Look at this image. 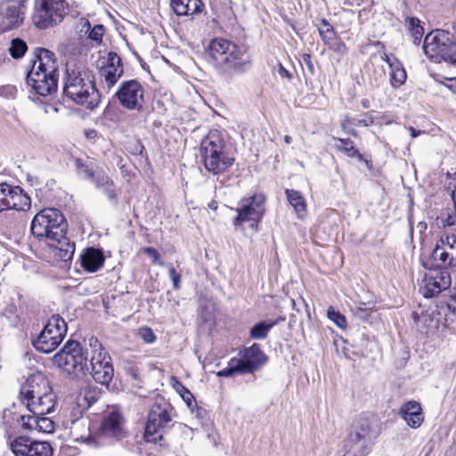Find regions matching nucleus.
<instances>
[{
	"instance_id": "16",
	"label": "nucleus",
	"mask_w": 456,
	"mask_h": 456,
	"mask_svg": "<svg viewBox=\"0 0 456 456\" xmlns=\"http://www.w3.org/2000/svg\"><path fill=\"white\" fill-rule=\"evenodd\" d=\"M14 456H52L53 448L47 442L33 440L28 436H18L10 442Z\"/></svg>"
},
{
	"instance_id": "37",
	"label": "nucleus",
	"mask_w": 456,
	"mask_h": 456,
	"mask_svg": "<svg viewBox=\"0 0 456 456\" xmlns=\"http://www.w3.org/2000/svg\"><path fill=\"white\" fill-rule=\"evenodd\" d=\"M338 143L336 147L338 151H344L350 158H362V155L354 146L353 141L350 139L334 138Z\"/></svg>"
},
{
	"instance_id": "56",
	"label": "nucleus",
	"mask_w": 456,
	"mask_h": 456,
	"mask_svg": "<svg viewBox=\"0 0 456 456\" xmlns=\"http://www.w3.org/2000/svg\"><path fill=\"white\" fill-rule=\"evenodd\" d=\"M277 73L281 77H286V78L290 77L289 72L281 63L278 65Z\"/></svg>"
},
{
	"instance_id": "28",
	"label": "nucleus",
	"mask_w": 456,
	"mask_h": 456,
	"mask_svg": "<svg viewBox=\"0 0 456 456\" xmlns=\"http://www.w3.org/2000/svg\"><path fill=\"white\" fill-rule=\"evenodd\" d=\"M284 317H279L275 320L262 321L256 323L250 329V338L253 339H264L267 337L268 332L277 325L280 322L284 321Z\"/></svg>"
},
{
	"instance_id": "5",
	"label": "nucleus",
	"mask_w": 456,
	"mask_h": 456,
	"mask_svg": "<svg viewBox=\"0 0 456 456\" xmlns=\"http://www.w3.org/2000/svg\"><path fill=\"white\" fill-rule=\"evenodd\" d=\"M22 404L33 414L45 416L55 406L56 397L48 380L42 375L29 376L20 390Z\"/></svg>"
},
{
	"instance_id": "53",
	"label": "nucleus",
	"mask_w": 456,
	"mask_h": 456,
	"mask_svg": "<svg viewBox=\"0 0 456 456\" xmlns=\"http://www.w3.org/2000/svg\"><path fill=\"white\" fill-rule=\"evenodd\" d=\"M303 62L305 63L307 70L311 75H314L315 72L314 65L312 61V56L309 53H304L302 56Z\"/></svg>"
},
{
	"instance_id": "6",
	"label": "nucleus",
	"mask_w": 456,
	"mask_h": 456,
	"mask_svg": "<svg viewBox=\"0 0 456 456\" xmlns=\"http://www.w3.org/2000/svg\"><path fill=\"white\" fill-rule=\"evenodd\" d=\"M380 434L379 421L374 417H360L345 440V448H349L354 456H365Z\"/></svg>"
},
{
	"instance_id": "24",
	"label": "nucleus",
	"mask_w": 456,
	"mask_h": 456,
	"mask_svg": "<svg viewBox=\"0 0 456 456\" xmlns=\"http://www.w3.org/2000/svg\"><path fill=\"white\" fill-rule=\"evenodd\" d=\"M7 5L4 10V19L11 27L20 25L25 18V11L28 0H6Z\"/></svg>"
},
{
	"instance_id": "12",
	"label": "nucleus",
	"mask_w": 456,
	"mask_h": 456,
	"mask_svg": "<svg viewBox=\"0 0 456 456\" xmlns=\"http://www.w3.org/2000/svg\"><path fill=\"white\" fill-rule=\"evenodd\" d=\"M66 332L65 321L58 314L53 315L32 344L37 351L49 354L61 343Z\"/></svg>"
},
{
	"instance_id": "40",
	"label": "nucleus",
	"mask_w": 456,
	"mask_h": 456,
	"mask_svg": "<svg viewBox=\"0 0 456 456\" xmlns=\"http://www.w3.org/2000/svg\"><path fill=\"white\" fill-rule=\"evenodd\" d=\"M237 374H243L241 367L240 365V362H238L237 358H232L228 362V365L224 369L217 372L218 377L225 378L233 377Z\"/></svg>"
},
{
	"instance_id": "23",
	"label": "nucleus",
	"mask_w": 456,
	"mask_h": 456,
	"mask_svg": "<svg viewBox=\"0 0 456 456\" xmlns=\"http://www.w3.org/2000/svg\"><path fill=\"white\" fill-rule=\"evenodd\" d=\"M407 425L412 428H419L424 420L420 404L416 401L403 403L399 411Z\"/></svg>"
},
{
	"instance_id": "33",
	"label": "nucleus",
	"mask_w": 456,
	"mask_h": 456,
	"mask_svg": "<svg viewBox=\"0 0 456 456\" xmlns=\"http://www.w3.org/2000/svg\"><path fill=\"white\" fill-rule=\"evenodd\" d=\"M101 392L96 388H86L77 397V403L84 409L89 408L100 398Z\"/></svg>"
},
{
	"instance_id": "43",
	"label": "nucleus",
	"mask_w": 456,
	"mask_h": 456,
	"mask_svg": "<svg viewBox=\"0 0 456 456\" xmlns=\"http://www.w3.org/2000/svg\"><path fill=\"white\" fill-rule=\"evenodd\" d=\"M86 25L87 26L88 38L92 41H94L96 44L100 45L102 40L104 27L103 25H95L91 28L89 21H86Z\"/></svg>"
},
{
	"instance_id": "51",
	"label": "nucleus",
	"mask_w": 456,
	"mask_h": 456,
	"mask_svg": "<svg viewBox=\"0 0 456 456\" xmlns=\"http://www.w3.org/2000/svg\"><path fill=\"white\" fill-rule=\"evenodd\" d=\"M143 252L152 258L153 264L162 265V262L160 261L159 254L157 249L151 247H147L143 248Z\"/></svg>"
},
{
	"instance_id": "30",
	"label": "nucleus",
	"mask_w": 456,
	"mask_h": 456,
	"mask_svg": "<svg viewBox=\"0 0 456 456\" xmlns=\"http://www.w3.org/2000/svg\"><path fill=\"white\" fill-rule=\"evenodd\" d=\"M390 83L394 88H398L406 81L407 75L402 63L395 58L394 62L390 63Z\"/></svg>"
},
{
	"instance_id": "52",
	"label": "nucleus",
	"mask_w": 456,
	"mask_h": 456,
	"mask_svg": "<svg viewBox=\"0 0 456 456\" xmlns=\"http://www.w3.org/2000/svg\"><path fill=\"white\" fill-rule=\"evenodd\" d=\"M3 315H4L11 322H14L16 321V306L14 305H7L3 312Z\"/></svg>"
},
{
	"instance_id": "11",
	"label": "nucleus",
	"mask_w": 456,
	"mask_h": 456,
	"mask_svg": "<svg viewBox=\"0 0 456 456\" xmlns=\"http://www.w3.org/2000/svg\"><path fill=\"white\" fill-rule=\"evenodd\" d=\"M171 405L163 398L156 400L151 406L145 425L144 437L147 442L157 443L163 439L165 429L171 421Z\"/></svg>"
},
{
	"instance_id": "63",
	"label": "nucleus",
	"mask_w": 456,
	"mask_h": 456,
	"mask_svg": "<svg viewBox=\"0 0 456 456\" xmlns=\"http://www.w3.org/2000/svg\"><path fill=\"white\" fill-rule=\"evenodd\" d=\"M346 452L343 454V456H354V452L352 451H349V448H346Z\"/></svg>"
},
{
	"instance_id": "47",
	"label": "nucleus",
	"mask_w": 456,
	"mask_h": 456,
	"mask_svg": "<svg viewBox=\"0 0 456 456\" xmlns=\"http://www.w3.org/2000/svg\"><path fill=\"white\" fill-rule=\"evenodd\" d=\"M55 429L54 422L47 417L40 416L37 425V431L43 433H53Z\"/></svg>"
},
{
	"instance_id": "22",
	"label": "nucleus",
	"mask_w": 456,
	"mask_h": 456,
	"mask_svg": "<svg viewBox=\"0 0 456 456\" xmlns=\"http://www.w3.org/2000/svg\"><path fill=\"white\" fill-rule=\"evenodd\" d=\"M105 257L102 250L94 247L87 248L80 256L81 266L87 273H95L103 266Z\"/></svg>"
},
{
	"instance_id": "8",
	"label": "nucleus",
	"mask_w": 456,
	"mask_h": 456,
	"mask_svg": "<svg viewBox=\"0 0 456 456\" xmlns=\"http://www.w3.org/2000/svg\"><path fill=\"white\" fill-rule=\"evenodd\" d=\"M55 366L69 375L84 377L89 372L88 352L77 341L69 340L53 357Z\"/></svg>"
},
{
	"instance_id": "3",
	"label": "nucleus",
	"mask_w": 456,
	"mask_h": 456,
	"mask_svg": "<svg viewBox=\"0 0 456 456\" xmlns=\"http://www.w3.org/2000/svg\"><path fill=\"white\" fill-rule=\"evenodd\" d=\"M33 54L32 67L27 74V84L39 95L52 94L57 90L59 77L54 53L37 47Z\"/></svg>"
},
{
	"instance_id": "38",
	"label": "nucleus",
	"mask_w": 456,
	"mask_h": 456,
	"mask_svg": "<svg viewBox=\"0 0 456 456\" xmlns=\"http://www.w3.org/2000/svg\"><path fill=\"white\" fill-rule=\"evenodd\" d=\"M173 387L176 390V392L181 395L188 408H191L193 403H195V398L194 395L191 393V391L175 378H173Z\"/></svg>"
},
{
	"instance_id": "44",
	"label": "nucleus",
	"mask_w": 456,
	"mask_h": 456,
	"mask_svg": "<svg viewBox=\"0 0 456 456\" xmlns=\"http://www.w3.org/2000/svg\"><path fill=\"white\" fill-rule=\"evenodd\" d=\"M412 318L418 330L421 332H427L425 327L428 326L433 322V319L428 314L423 313L419 314L418 313L414 312L412 313Z\"/></svg>"
},
{
	"instance_id": "48",
	"label": "nucleus",
	"mask_w": 456,
	"mask_h": 456,
	"mask_svg": "<svg viewBox=\"0 0 456 456\" xmlns=\"http://www.w3.org/2000/svg\"><path fill=\"white\" fill-rule=\"evenodd\" d=\"M370 308L367 306L366 303H362L354 310V315L360 320L366 322L368 321Z\"/></svg>"
},
{
	"instance_id": "7",
	"label": "nucleus",
	"mask_w": 456,
	"mask_h": 456,
	"mask_svg": "<svg viewBox=\"0 0 456 456\" xmlns=\"http://www.w3.org/2000/svg\"><path fill=\"white\" fill-rule=\"evenodd\" d=\"M224 142L217 130L210 131L200 143V154L208 172L218 175L225 172L234 163V159L224 151Z\"/></svg>"
},
{
	"instance_id": "13",
	"label": "nucleus",
	"mask_w": 456,
	"mask_h": 456,
	"mask_svg": "<svg viewBox=\"0 0 456 456\" xmlns=\"http://www.w3.org/2000/svg\"><path fill=\"white\" fill-rule=\"evenodd\" d=\"M91 358L89 365V372L94 379L102 384L108 386L114 376V368L111 358L105 349L99 344L97 338L90 339Z\"/></svg>"
},
{
	"instance_id": "59",
	"label": "nucleus",
	"mask_w": 456,
	"mask_h": 456,
	"mask_svg": "<svg viewBox=\"0 0 456 456\" xmlns=\"http://www.w3.org/2000/svg\"><path fill=\"white\" fill-rule=\"evenodd\" d=\"M381 59L383 61H385L388 66L390 67V63H393L394 62V59H391L387 53H383V55L381 56Z\"/></svg>"
},
{
	"instance_id": "9",
	"label": "nucleus",
	"mask_w": 456,
	"mask_h": 456,
	"mask_svg": "<svg viewBox=\"0 0 456 456\" xmlns=\"http://www.w3.org/2000/svg\"><path fill=\"white\" fill-rule=\"evenodd\" d=\"M423 50L434 62L444 61L456 66V38L447 30L436 29L428 33L424 39Z\"/></svg>"
},
{
	"instance_id": "35",
	"label": "nucleus",
	"mask_w": 456,
	"mask_h": 456,
	"mask_svg": "<svg viewBox=\"0 0 456 456\" xmlns=\"http://www.w3.org/2000/svg\"><path fill=\"white\" fill-rule=\"evenodd\" d=\"M318 27V32L325 45H330L336 38V32L326 19H322Z\"/></svg>"
},
{
	"instance_id": "57",
	"label": "nucleus",
	"mask_w": 456,
	"mask_h": 456,
	"mask_svg": "<svg viewBox=\"0 0 456 456\" xmlns=\"http://www.w3.org/2000/svg\"><path fill=\"white\" fill-rule=\"evenodd\" d=\"M409 131H410V133H411V137H413V138L417 137L418 135H419V134L422 133V131H420V130H417V129H415V128H414V127H412V126H411V127L409 128Z\"/></svg>"
},
{
	"instance_id": "50",
	"label": "nucleus",
	"mask_w": 456,
	"mask_h": 456,
	"mask_svg": "<svg viewBox=\"0 0 456 456\" xmlns=\"http://www.w3.org/2000/svg\"><path fill=\"white\" fill-rule=\"evenodd\" d=\"M168 274H169L170 279L173 281L174 289H178L180 288V280H181L180 274L175 271V267L172 265H169V267H168Z\"/></svg>"
},
{
	"instance_id": "49",
	"label": "nucleus",
	"mask_w": 456,
	"mask_h": 456,
	"mask_svg": "<svg viewBox=\"0 0 456 456\" xmlns=\"http://www.w3.org/2000/svg\"><path fill=\"white\" fill-rule=\"evenodd\" d=\"M139 335L146 343H152L156 339V336L152 330L148 327H142L139 330Z\"/></svg>"
},
{
	"instance_id": "29",
	"label": "nucleus",
	"mask_w": 456,
	"mask_h": 456,
	"mask_svg": "<svg viewBox=\"0 0 456 456\" xmlns=\"http://www.w3.org/2000/svg\"><path fill=\"white\" fill-rule=\"evenodd\" d=\"M30 207L31 200L29 196L24 193L20 186H14V192L10 202V209L26 211L28 210Z\"/></svg>"
},
{
	"instance_id": "55",
	"label": "nucleus",
	"mask_w": 456,
	"mask_h": 456,
	"mask_svg": "<svg viewBox=\"0 0 456 456\" xmlns=\"http://www.w3.org/2000/svg\"><path fill=\"white\" fill-rule=\"evenodd\" d=\"M448 178H449V182L447 183L448 190H450L451 191L452 190H456V173H454L453 175L448 174Z\"/></svg>"
},
{
	"instance_id": "1",
	"label": "nucleus",
	"mask_w": 456,
	"mask_h": 456,
	"mask_svg": "<svg viewBox=\"0 0 456 456\" xmlns=\"http://www.w3.org/2000/svg\"><path fill=\"white\" fill-rule=\"evenodd\" d=\"M68 223L63 214L57 208H48L40 210L32 219L31 233L39 240L45 239L50 245L59 250V257L67 262L75 252V243L66 236Z\"/></svg>"
},
{
	"instance_id": "39",
	"label": "nucleus",
	"mask_w": 456,
	"mask_h": 456,
	"mask_svg": "<svg viewBox=\"0 0 456 456\" xmlns=\"http://www.w3.org/2000/svg\"><path fill=\"white\" fill-rule=\"evenodd\" d=\"M28 51V45L26 42L19 37L14 38L11 42L9 47V53L14 59L21 58Z\"/></svg>"
},
{
	"instance_id": "4",
	"label": "nucleus",
	"mask_w": 456,
	"mask_h": 456,
	"mask_svg": "<svg viewBox=\"0 0 456 456\" xmlns=\"http://www.w3.org/2000/svg\"><path fill=\"white\" fill-rule=\"evenodd\" d=\"M208 56L224 71L242 73L251 66V57L244 45H237L224 38L211 41Z\"/></svg>"
},
{
	"instance_id": "17",
	"label": "nucleus",
	"mask_w": 456,
	"mask_h": 456,
	"mask_svg": "<svg viewBox=\"0 0 456 456\" xmlns=\"http://www.w3.org/2000/svg\"><path fill=\"white\" fill-rule=\"evenodd\" d=\"M422 293L425 297H433L450 289L452 277L447 267L435 268L426 274Z\"/></svg>"
},
{
	"instance_id": "61",
	"label": "nucleus",
	"mask_w": 456,
	"mask_h": 456,
	"mask_svg": "<svg viewBox=\"0 0 456 456\" xmlns=\"http://www.w3.org/2000/svg\"><path fill=\"white\" fill-rule=\"evenodd\" d=\"M362 106L364 108V109H368L370 107V102H369V100L367 99H364L362 101Z\"/></svg>"
},
{
	"instance_id": "36",
	"label": "nucleus",
	"mask_w": 456,
	"mask_h": 456,
	"mask_svg": "<svg viewBox=\"0 0 456 456\" xmlns=\"http://www.w3.org/2000/svg\"><path fill=\"white\" fill-rule=\"evenodd\" d=\"M14 192V186L8 183H0V212L10 209L11 199Z\"/></svg>"
},
{
	"instance_id": "14",
	"label": "nucleus",
	"mask_w": 456,
	"mask_h": 456,
	"mask_svg": "<svg viewBox=\"0 0 456 456\" xmlns=\"http://www.w3.org/2000/svg\"><path fill=\"white\" fill-rule=\"evenodd\" d=\"M265 196L262 193H256L248 198L242 199L239 202V207L232 208L237 212L233 219V225L240 227L247 222H254L256 224L264 217L265 208Z\"/></svg>"
},
{
	"instance_id": "54",
	"label": "nucleus",
	"mask_w": 456,
	"mask_h": 456,
	"mask_svg": "<svg viewBox=\"0 0 456 456\" xmlns=\"http://www.w3.org/2000/svg\"><path fill=\"white\" fill-rule=\"evenodd\" d=\"M191 409V411L192 413L195 414V416L199 419H205L206 415H207V411L204 408L202 407H199L197 406V403L196 402L193 403L192 407L190 408Z\"/></svg>"
},
{
	"instance_id": "31",
	"label": "nucleus",
	"mask_w": 456,
	"mask_h": 456,
	"mask_svg": "<svg viewBox=\"0 0 456 456\" xmlns=\"http://www.w3.org/2000/svg\"><path fill=\"white\" fill-rule=\"evenodd\" d=\"M285 193L289 204L294 208L298 216L302 218L306 209V204L302 194L297 191L289 189L285 191Z\"/></svg>"
},
{
	"instance_id": "32",
	"label": "nucleus",
	"mask_w": 456,
	"mask_h": 456,
	"mask_svg": "<svg viewBox=\"0 0 456 456\" xmlns=\"http://www.w3.org/2000/svg\"><path fill=\"white\" fill-rule=\"evenodd\" d=\"M369 69L368 82L372 88H379L386 83V71L381 65H374Z\"/></svg>"
},
{
	"instance_id": "26",
	"label": "nucleus",
	"mask_w": 456,
	"mask_h": 456,
	"mask_svg": "<svg viewBox=\"0 0 456 456\" xmlns=\"http://www.w3.org/2000/svg\"><path fill=\"white\" fill-rule=\"evenodd\" d=\"M96 188L102 190V192L106 195L109 200L117 207L118 205V196L114 188L113 181L103 172L97 171L95 175V178L93 180Z\"/></svg>"
},
{
	"instance_id": "46",
	"label": "nucleus",
	"mask_w": 456,
	"mask_h": 456,
	"mask_svg": "<svg viewBox=\"0 0 456 456\" xmlns=\"http://www.w3.org/2000/svg\"><path fill=\"white\" fill-rule=\"evenodd\" d=\"M76 166L79 174L83 175L84 178L94 180L97 172L94 171L92 167L85 164L81 159L76 160Z\"/></svg>"
},
{
	"instance_id": "18",
	"label": "nucleus",
	"mask_w": 456,
	"mask_h": 456,
	"mask_svg": "<svg viewBox=\"0 0 456 456\" xmlns=\"http://www.w3.org/2000/svg\"><path fill=\"white\" fill-rule=\"evenodd\" d=\"M431 256L434 261L440 262V265L456 269V235L444 234Z\"/></svg>"
},
{
	"instance_id": "62",
	"label": "nucleus",
	"mask_w": 456,
	"mask_h": 456,
	"mask_svg": "<svg viewBox=\"0 0 456 456\" xmlns=\"http://www.w3.org/2000/svg\"><path fill=\"white\" fill-rule=\"evenodd\" d=\"M357 125H362V126H366L369 125V122L366 119H361V120H358Z\"/></svg>"
},
{
	"instance_id": "34",
	"label": "nucleus",
	"mask_w": 456,
	"mask_h": 456,
	"mask_svg": "<svg viewBox=\"0 0 456 456\" xmlns=\"http://www.w3.org/2000/svg\"><path fill=\"white\" fill-rule=\"evenodd\" d=\"M405 24L413 37V44L419 45L424 34V28L420 25V20L418 18L410 17L406 19Z\"/></svg>"
},
{
	"instance_id": "27",
	"label": "nucleus",
	"mask_w": 456,
	"mask_h": 456,
	"mask_svg": "<svg viewBox=\"0 0 456 456\" xmlns=\"http://www.w3.org/2000/svg\"><path fill=\"white\" fill-rule=\"evenodd\" d=\"M89 424L90 420L88 418L81 417L72 420L70 429L76 440H80L91 445L94 441V436L89 433Z\"/></svg>"
},
{
	"instance_id": "64",
	"label": "nucleus",
	"mask_w": 456,
	"mask_h": 456,
	"mask_svg": "<svg viewBox=\"0 0 456 456\" xmlns=\"http://www.w3.org/2000/svg\"><path fill=\"white\" fill-rule=\"evenodd\" d=\"M284 141H285L286 143H290L292 139H291V137L289 135H285Z\"/></svg>"
},
{
	"instance_id": "41",
	"label": "nucleus",
	"mask_w": 456,
	"mask_h": 456,
	"mask_svg": "<svg viewBox=\"0 0 456 456\" xmlns=\"http://www.w3.org/2000/svg\"><path fill=\"white\" fill-rule=\"evenodd\" d=\"M439 224L443 227H451L456 224V209L448 207L444 209L438 217Z\"/></svg>"
},
{
	"instance_id": "20",
	"label": "nucleus",
	"mask_w": 456,
	"mask_h": 456,
	"mask_svg": "<svg viewBox=\"0 0 456 456\" xmlns=\"http://www.w3.org/2000/svg\"><path fill=\"white\" fill-rule=\"evenodd\" d=\"M242 370V373H253L259 370L268 360L266 354L262 351L260 346L254 343L251 346L245 348L237 358Z\"/></svg>"
},
{
	"instance_id": "19",
	"label": "nucleus",
	"mask_w": 456,
	"mask_h": 456,
	"mask_svg": "<svg viewBox=\"0 0 456 456\" xmlns=\"http://www.w3.org/2000/svg\"><path fill=\"white\" fill-rule=\"evenodd\" d=\"M125 419L117 411H111L103 417L101 428L100 437L119 441L126 436L124 428Z\"/></svg>"
},
{
	"instance_id": "45",
	"label": "nucleus",
	"mask_w": 456,
	"mask_h": 456,
	"mask_svg": "<svg viewBox=\"0 0 456 456\" xmlns=\"http://www.w3.org/2000/svg\"><path fill=\"white\" fill-rule=\"evenodd\" d=\"M327 315L330 321H332L338 328L344 329L346 327V317L334 308L330 307L327 312Z\"/></svg>"
},
{
	"instance_id": "58",
	"label": "nucleus",
	"mask_w": 456,
	"mask_h": 456,
	"mask_svg": "<svg viewBox=\"0 0 456 456\" xmlns=\"http://www.w3.org/2000/svg\"><path fill=\"white\" fill-rule=\"evenodd\" d=\"M452 201V208L456 209V190H452L450 193Z\"/></svg>"
},
{
	"instance_id": "2",
	"label": "nucleus",
	"mask_w": 456,
	"mask_h": 456,
	"mask_svg": "<svg viewBox=\"0 0 456 456\" xmlns=\"http://www.w3.org/2000/svg\"><path fill=\"white\" fill-rule=\"evenodd\" d=\"M63 94L74 103L90 110L98 107L101 102L94 76L85 67L67 68Z\"/></svg>"
},
{
	"instance_id": "10",
	"label": "nucleus",
	"mask_w": 456,
	"mask_h": 456,
	"mask_svg": "<svg viewBox=\"0 0 456 456\" xmlns=\"http://www.w3.org/2000/svg\"><path fill=\"white\" fill-rule=\"evenodd\" d=\"M65 0H35L31 16L39 29H47L60 24L67 14Z\"/></svg>"
},
{
	"instance_id": "42",
	"label": "nucleus",
	"mask_w": 456,
	"mask_h": 456,
	"mask_svg": "<svg viewBox=\"0 0 456 456\" xmlns=\"http://www.w3.org/2000/svg\"><path fill=\"white\" fill-rule=\"evenodd\" d=\"M43 416L42 414H33L32 415H22L20 416V423L23 428L29 430H37V425L39 423V417Z\"/></svg>"
},
{
	"instance_id": "21",
	"label": "nucleus",
	"mask_w": 456,
	"mask_h": 456,
	"mask_svg": "<svg viewBox=\"0 0 456 456\" xmlns=\"http://www.w3.org/2000/svg\"><path fill=\"white\" fill-rule=\"evenodd\" d=\"M109 89L116 85L124 73L121 58L114 52L108 53L107 63L100 70Z\"/></svg>"
},
{
	"instance_id": "60",
	"label": "nucleus",
	"mask_w": 456,
	"mask_h": 456,
	"mask_svg": "<svg viewBox=\"0 0 456 456\" xmlns=\"http://www.w3.org/2000/svg\"><path fill=\"white\" fill-rule=\"evenodd\" d=\"M452 32H450L451 37H452L453 38H456V20L452 23Z\"/></svg>"
},
{
	"instance_id": "25",
	"label": "nucleus",
	"mask_w": 456,
	"mask_h": 456,
	"mask_svg": "<svg viewBox=\"0 0 456 456\" xmlns=\"http://www.w3.org/2000/svg\"><path fill=\"white\" fill-rule=\"evenodd\" d=\"M170 4L178 16H193L201 13L205 8L202 0H170Z\"/></svg>"
},
{
	"instance_id": "15",
	"label": "nucleus",
	"mask_w": 456,
	"mask_h": 456,
	"mask_svg": "<svg viewBox=\"0 0 456 456\" xmlns=\"http://www.w3.org/2000/svg\"><path fill=\"white\" fill-rule=\"evenodd\" d=\"M144 90L139 81L129 79L123 81L115 96L121 106L127 110H140L144 102Z\"/></svg>"
}]
</instances>
